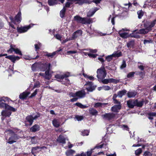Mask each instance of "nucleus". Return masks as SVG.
<instances>
[{
    "mask_svg": "<svg viewBox=\"0 0 156 156\" xmlns=\"http://www.w3.org/2000/svg\"><path fill=\"white\" fill-rule=\"evenodd\" d=\"M156 24V19L151 22L147 21L144 24V28L139 30L137 32L141 34H147L152 30V28L154 27Z\"/></svg>",
    "mask_w": 156,
    "mask_h": 156,
    "instance_id": "1",
    "label": "nucleus"
},
{
    "mask_svg": "<svg viewBox=\"0 0 156 156\" xmlns=\"http://www.w3.org/2000/svg\"><path fill=\"white\" fill-rule=\"evenodd\" d=\"M70 76L69 73H66L63 74H58L56 75L55 77L58 81L62 82L63 84L67 85L70 84V81L67 77Z\"/></svg>",
    "mask_w": 156,
    "mask_h": 156,
    "instance_id": "2",
    "label": "nucleus"
},
{
    "mask_svg": "<svg viewBox=\"0 0 156 156\" xmlns=\"http://www.w3.org/2000/svg\"><path fill=\"white\" fill-rule=\"evenodd\" d=\"M8 100V98L5 97L0 98V108H5L6 109L13 112H15L16 109L12 107L7 104L2 102V101H5Z\"/></svg>",
    "mask_w": 156,
    "mask_h": 156,
    "instance_id": "3",
    "label": "nucleus"
},
{
    "mask_svg": "<svg viewBox=\"0 0 156 156\" xmlns=\"http://www.w3.org/2000/svg\"><path fill=\"white\" fill-rule=\"evenodd\" d=\"M97 77L99 79H103L107 75L106 71L104 66H102L99 69H97Z\"/></svg>",
    "mask_w": 156,
    "mask_h": 156,
    "instance_id": "4",
    "label": "nucleus"
},
{
    "mask_svg": "<svg viewBox=\"0 0 156 156\" xmlns=\"http://www.w3.org/2000/svg\"><path fill=\"white\" fill-rule=\"evenodd\" d=\"M74 19L77 22L82 24H90L92 22V20L91 19L83 18L77 16L74 17Z\"/></svg>",
    "mask_w": 156,
    "mask_h": 156,
    "instance_id": "5",
    "label": "nucleus"
},
{
    "mask_svg": "<svg viewBox=\"0 0 156 156\" xmlns=\"http://www.w3.org/2000/svg\"><path fill=\"white\" fill-rule=\"evenodd\" d=\"M9 18L11 20V23H13L15 24H16V22L19 23L21 20V14L20 12H18L17 15L15 16L14 19L12 16H9Z\"/></svg>",
    "mask_w": 156,
    "mask_h": 156,
    "instance_id": "6",
    "label": "nucleus"
},
{
    "mask_svg": "<svg viewBox=\"0 0 156 156\" xmlns=\"http://www.w3.org/2000/svg\"><path fill=\"white\" fill-rule=\"evenodd\" d=\"M34 25V24H31L28 26L21 27H17V30L18 32L20 33H24L26 32Z\"/></svg>",
    "mask_w": 156,
    "mask_h": 156,
    "instance_id": "7",
    "label": "nucleus"
},
{
    "mask_svg": "<svg viewBox=\"0 0 156 156\" xmlns=\"http://www.w3.org/2000/svg\"><path fill=\"white\" fill-rule=\"evenodd\" d=\"M20 137L16 134L12 133L10 137L9 138L7 143L9 144H12L16 142V140L20 138Z\"/></svg>",
    "mask_w": 156,
    "mask_h": 156,
    "instance_id": "8",
    "label": "nucleus"
},
{
    "mask_svg": "<svg viewBox=\"0 0 156 156\" xmlns=\"http://www.w3.org/2000/svg\"><path fill=\"white\" fill-rule=\"evenodd\" d=\"M84 87L87 91L92 92L95 89V87L93 86L92 83L91 82H87L84 85Z\"/></svg>",
    "mask_w": 156,
    "mask_h": 156,
    "instance_id": "9",
    "label": "nucleus"
},
{
    "mask_svg": "<svg viewBox=\"0 0 156 156\" xmlns=\"http://www.w3.org/2000/svg\"><path fill=\"white\" fill-rule=\"evenodd\" d=\"M106 144H104V143L100 145H98L94 147V148L92 149L89 151H87V156H91L92 153V151L94 149H99L102 148H105V149H106Z\"/></svg>",
    "mask_w": 156,
    "mask_h": 156,
    "instance_id": "10",
    "label": "nucleus"
},
{
    "mask_svg": "<svg viewBox=\"0 0 156 156\" xmlns=\"http://www.w3.org/2000/svg\"><path fill=\"white\" fill-rule=\"evenodd\" d=\"M115 116V114L112 113H106L102 115V117L104 119L108 120L113 119Z\"/></svg>",
    "mask_w": 156,
    "mask_h": 156,
    "instance_id": "11",
    "label": "nucleus"
},
{
    "mask_svg": "<svg viewBox=\"0 0 156 156\" xmlns=\"http://www.w3.org/2000/svg\"><path fill=\"white\" fill-rule=\"evenodd\" d=\"M33 116L31 115L27 116L26 118V120L25 121V125L26 126L31 125L33 122Z\"/></svg>",
    "mask_w": 156,
    "mask_h": 156,
    "instance_id": "12",
    "label": "nucleus"
},
{
    "mask_svg": "<svg viewBox=\"0 0 156 156\" xmlns=\"http://www.w3.org/2000/svg\"><path fill=\"white\" fill-rule=\"evenodd\" d=\"M50 66L51 65L49 63L43 64L41 63V71H44L50 70Z\"/></svg>",
    "mask_w": 156,
    "mask_h": 156,
    "instance_id": "13",
    "label": "nucleus"
},
{
    "mask_svg": "<svg viewBox=\"0 0 156 156\" xmlns=\"http://www.w3.org/2000/svg\"><path fill=\"white\" fill-rule=\"evenodd\" d=\"M125 31H128V30L126 29H122L119 32V34L120 36L124 38H126L129 36L128 33L125 32Z\"/></svg>",
    "mask_w": 156,
    "mask_h": 156,
    "instance_id": "14",
    "label": "nucleus"
},
{
    "mask_svg": "<svg viewBox=\"0 0 156 156\" xmlns=\"http://www.w3.org/2000/svg\"><path fill=\"white\" fill-rule=\"evenodd\" d=\"M41 63H35L32 65L31 69L33 71H41Z\"/></svg>",
    "mask_w": 156,
    "mask_h": 156,
    "instance_id": "15",
    "label": "nucleus"
},
{
    "mask_svg": "<svg viewBox=\"0 0 156 156\" xmlns=\"http://www.w3.org/2000/svg\"><path fill=\"white\" fill-rule=\"evenodd\" d=\"M88 49H83L81 50V53L85 55H88L90 57L94 58L98 55L97 54H93L90 53H88L85 52V51H88Z\"/></svg>",
    "mask_w": 156,
    "mask_h": 156,
    "instance_id": "16",
    "label": "nucleus"
},
{
    "mask_svg": "<svg viewBox=\"0 0 156 156\" xmlns=\"http://www.w3.org/2000/svg\"><path fill=\"white\" fill-rule=\"evenodd\" d=\"M76 97L78 98H82L85 97L86 93L84 90L76 92Z\"/></svg>",
    "mask_w": 156,
    "mask_h": 156,
    "instance_id": "17",
    "label": "nucleus"
},
{
    "mask_svg": "<svg viewBox=\"0 0 156 156\" xmlns=\"http://www.w3.org/2000/svg\"><path fill=\"white\" fill-rule=\"evenodd\" d=\"M13 51H14L16 54H18L21 55H22L21 52L19 49L18 48L15 49L13 47V46L11 45L10 48L9 50H8V52H10L11 53Z\"/></svg>",
    "mask_w": 156,
    "mask_h": 156,
    "instance_id": "18",
    "label": "nucleus"
},
{
    "mask_svg": "<svg viewBox=\"0 0 156 156\" xmlns=\"http://www.w3.org/2000/svg\"><path fill=\"white\" fill-rule=\"evenodd\" d=\"M82 34V31L81 30H78L73 33L71 38L72 40H73L81 36Z\"/></svg>",
    "mask_w": 156,
    "mask_h": 156,
    "instance_id": "19",
    "label": "nucleus"
},
{
    "mask_svg": "<svg viewBox=\"0 0 156 156\" xmlns=\"http://www.w3.org/2000/svg\"><path fill=\"white\" fill-rule=\"evenodd\" d=\"M53 73L52 71H50V70L45 71L44 78L47 80H50L52 76V74Z\"/></svg>",
    "mask_w": 156,
    "mask_h": 156,
    "instance_id": "20",
    "label": "nucleus"
},
{
    "mask_svg": "<svg viewBox=\"0 0 156 156\" xmlns=\"http://www.w3.org/2000/svg\"><path fill=\"white\" fill-rule=\"evenodd\" d=\"M117 105H115L112 107L111 108V110L112 112H117L121 108V105H120V103H117Z\"/></svg>",
    "mask_w": 156,
    "mask_h": 156,
    "instance_id": "21",
    "label": "nucleus"
},
{
    "mask_svg": "<svg viewBox=\"0 0 156 156\" xmlns=\"http://www.w3.org/2000/svg\"><path fill=\"white\" fill-rule=\"evenodd\" d=\"M11 112L10 111L6 110H3L1 113L2 115L3 116L2 118V120H3L4 119V117H9L11 115Z\"/></svg>",
    "mask_w": 156,
    "mask_h": 156,
    "instance_id": "22",
    "label": "nucleus"
},
{
    "mask_svg": "<svg viewBox=\"0 0 156 156\" xmlns=\"http://www.w3.org/2000/svg\"><path fill=\"white\" fill-rule=\"evenodd\" d=\"M98 9L97 7L92 8L90 10L87 14V16L88 17H91L92 16L94 13L98 10Z\"/></svg>",
    "mask_w": 156,
    "mask_h": 156,
    "instance_id": "23",
    "label": "nucleus"
},
{
    "mask_svg": "<svg viewBox=\"0 0 156 156\" xmlns=\"http://www.w3.org/2000/svg\"><path fill=\"white\" fill-rule=\"evenodd\" d=\"M10 60L12 62L15 63L16 60H18L20 59V58L19 56H16L14 55H9L6 57Z\"/></svg>",
    "mask_w": 156,
    "mask_h": 156,
    "instance_id": "24",
    "label": "nucleus"
},
{
    "mask_svg": "<svg viewBox=\"0 0 156 156\" xmlns=\"http://www.w3.org/2000/svg\"><path fill=\"white\" fill-rule=\"evenodd\" d=\"M30 94V92L25 91L20 95L19 98L21 99H25Z\"/></svg>",
    "mask_w": 156,
    "mask_h": 156,
    "instance_id": "25",
    "label": "nucleus"
},
{
    "mask_svg": "<svg viewBox=\"0 0 156 156\" xmlns=\"http://www.w3.org/2000/svg\"><path fill=\"white\" fill-rule=\"evenodd\" d=\"M53 126L55 127H58L60 126L61 122L59 119H54L52 121Z\"/></svg>",
    "mask_w": 156,
    "mask_h": 156,
    "instance_id": "26",
    "label": "nucleus"
},
{
    "mask_svg": "<svg viewBox=\"0 0 156 156\" xmlns=\"http://www.w3.org/2000/svg\"><path fill=\"white\" fill-rule=\"evenodd\" d=\"M44 148H46V147L44 146L42 147H33L32 149L31 153L33 154L34 155L35 153H36L38 152V151H37V150L40 149H44Z\"/></svg>",
    "mask_w": 156,
    "mask_h": 156,
    "instance_id": "27",
    "label": "nucleus"
},
{
    "mask_svg": "<svg viewBox=\"0 0 156 156\" xmlns=\"http://www.w3.org/2000/svg\"><path fill=\"white\" fill-rule=\"evenodd\" d=\"M58 0H48V5L50 6H52L57 3ZM62 3H63L65 0H58Z\"/></svg>",
    "mask_w": 156,
    "mask_h": 156,
    "instance_id": "28",
    "label": "nucleus"
},
{
    "mask_svg": "<svg viewBox=\"0 0 156 156\" xmlns=\"http://www.w3.org/2000/svg\"><path fill=\"white\" fill-rule=\"evenodd\" d=\"M137 92L135 91H130L128 92L127 95L129 98L134 97L137 94Z\"/></svg>",
    "mask_w": 156,
    "mask_h": 156,
    "instance_id": "29",
    "label": "nucleus"
},
{
    "mask_svg": "<svg viewBox=\"0 0 156 156\" xmlns=\"http://www.w3.org/2000/svg\"><path fill=\"white\" fill-rule=\"evenodd\" d=\"M40 126L37 124H35L30 128V131L33 132H35L40 130Z\"/></svg>",
    "mask_w": 156,
    "mask_h": 156,
    "instance_id": "30",
    "label": "nucleus"
},
{
    "mask_svg": "<svg viewBox=\"0 0 156 156\" xmlns=\"http://www.w3.org/2000/svg\"><path fill=\"white\" fill-rule=\"evenodd\" d=\"M108 104V103L98 102L95 104L94 107L96 108L98 107L103 108L105 107L106 105Z\"/></svg>",
    "mask_w": 156,
    "mask_h": 156,
    "instance_id": "31",
    "label": "nucleus"
},
{
    "mask_svg": "<svg viewBox=\"0 0 156 156\" xmlns=\"http://www.w3.org/2000/svg\"><path fill=\"white\" fill-rule=\"evenodd\" d=\"M66 139L64 136L62 135H60L58 138L57 140L58 142L60 143L65 144L66 143Z\"/></svg>",
    "mask_w": 156,
    "mask_h": 156,
    "instance_id": "32",
    "label": "nucleus"
},
{
    "mask_svg": "<svg viewBox=\"0 0 156 156\" xmlns=\"http://www.w3.org/2000/svg\"><path fill=\"white\" fill-rule=\"evenodd\" d=\"M135 101L130 100L127 101V104L128 107L131 108H133V107L136 106Z\"/></svg>",
    "mask_w": 156,
    "mask_h": 156,
    "instance_id": "33",
    "label": "nucleus"
},
{
    "mask_svg": "<svg viewBox=\"0 0 156 156\" xmlns=\"http://www.w3.org/2000/svg\"><path fill=\"white\" fill-rule=\"evenodd\" d=\"M82 72L83 75V76L86 79H88L89 80H94V78L93 77V76H90L89 75H87V74L84 73V70H83Z\"/></svg>",
    "mask_w": 156,
    "mask_h": 156,
    "instance_id": "34",
    "label": "nucleus"
},
{
    "mask_svg": "<svg viewBox=\"0 0 156 156\" xmlns=\"http://www.w3.org/2000/svg\"><path fill=\"white\" fill-rule=\"evenodd\" d=\"M144 100H142L141 101H138L137 100H135V103L136 106L138 107H141L144 103Z\"/></svg>",
    "mask_w": 156,
    "mask_h": 156,
    "instance_id": "35",
    "label": "nucleus"
},
{
    "mask_svg": "<svg viewBox=\"0 0 156 156\" xmlns=\"http://www.w3.org/2000/svg\"><path fill=\"white\" fill-rule=\"evenodd\" d=\"M90 113L93 115H97L98 112L95 109L93 108H90L89 110Z\"/></svg>",
    "mask_w": 156,
    "mask_h": 156,
    "instance_id": "36",
    "label": "nucleus"
},
{
    "mask_svg": "<svg viewBox=\"0 0 156 156\" xmlns=\"http://www.w3.org/2000/svg\"><path fill=\"white\" fill-rule=\"evenodd\" d=\"M76 1V3L80 5H81L84 3H89V1L88 0H75Z\"/></svg>",
    "mask_w": 156,
    "mask_h": 156,
    "instance_id": "37",
    "label": "nucleus"
},
{
    "mask_svg": "<svg viewBox=\"0 0 156 156\" xmlns=\"http://www.w3.org/2000/svg\"><path fill=\"white\" fill-rule=\"evenodd\" d=\"M113 57H119L121 55V53L118 51H115L112 54Z\"/></svg>",
    "mask_w": 156,
    "mask_h": 156,
    "instance_id": "38",
    "label": "nucleus"
},
{
    "mask_svg": "<svg viewBox=\"0 0 156 156\" xmlns=\"http://www.w3.org/2000/svg\"><path fill=\"white\" fill-rule=\"evenodd\" d=\"M75 152V151L70 149L67 151L66 152V154L67 156H69L73 155Z\"/></svg>",
    "mask_w": 156,
    "mask_h": 156,
    "instance_id": "39",
    "label": "nucleus"
},
{
    "mask_svg": "<svg viewBox=\"0 0 156 156\" xmlns=\"http://www.w3.org/2000/svg\"><path fill=\"white\" fill-rule=\"evenodd\" d=\"M126 91L125 90H123L119 91L118 93V96L120 98H121L126 93Z\"/></svg>",
    "mask_w": 156,
    "mask_h": 156,
    "instance_id": "40",
    "label": "nucleus"
},
{
    "mask_svg": "<svg viewBox=\"0 0 156 156\" xmlns=\"http://www.w3.org/2000/svg\"><path fill=\"white\" fill-rule=\"evenodd\" d=\"M41 46V44L39 42L34 44V47L36 51H37Z\"/></svg>",
    "mask_w": 156,
    "mask_h": 156,
    "instance_id": "41",
    "label": "nucleus"
},
{
    "mask_svg": "<svg viewBox=\"0 0 156 156\" xmlns=\"http://www.w3.org/2000/svg\"><path fill=\"white\" fill-rule=\"evenodd\" d=\"M118 96V94H115L113 95L112 97V99H113L114 103H119L120 102L118 101L116 99V98Z\"/></svg>",
    "mask_w": 156,
    "mask_h": 156,
    "instance_id": "42",
    "label": "nucleus"
},
{
    "mask_svg": "<svg viewBox=\"0 0 156 156\" xmlns=\"http://www.w3.org/2000/svg\"><path fill=\"white\" fill-rule=\"evenodd\" d=\"M109 81L110 83H113L115 84H116L119 82V80L113 78H110L109 79Z\"/></svg>",
    "mask_w": 156,
    "mask_h": 156,
    "instance_id": "43",
    "label": "nucleus"
},
{
    "mask_svg": "<svg viewBox=\"0 0 156 156\" xmlns=\"http://www.w3.org/2000/svg\"><path fill=\"white\" fill-rule=\"evenodd\" d=\"M66 10L65 7H64L63 9L60 12V16L61 18H62L64 17Z\"/></svg>",
    "mask_w": 156,
    "mask_h": 156,
    "instance_id": "44",
    "label": "nucleus"
},
{
    "mask_svg": "<svg viewBox=\"0 0 156 156\" xmlns=\"http://www.w3.org/2000/svg\"><path fill=\"white\" fill-rule=\"evenodd\" d=\"M144 64L141 62H138V68L141 70H143L144 69V66L143 65Z\"/></svg>",
    "mask_w": 156,
    "mask_h": 156,
    "instance_id": "45",
    "label": "nucleus"
},
{
    "mask_svg": "<svg viewBox=\"0 0 156 156\" xmlns=\"http://www.w3.org/2000/svg\"><path fill=\"white\" fill-rule=\"evenodd\" d=\"M75 118L78 121H81L83 119V117L82 116L76 115L75 116Z\"/></svg>",
    "mask_w": 156,
    "mask_h": 156,
    "instance_id": "46",
    "label": "nucleus"
},
{
    "mask_svg": "<svg viewBox=\"0 0 156 156\" xmlns=\"http://www.w3.org/2000/svg\"><path fill=\"white\" fill-rule=\"evenodd\" d=\"M101 88L105 90H108L111 89V88L108 86L104 85L101 87Z\"/></svg>",
    "mask_w": 156,
    "mask_h": 156,
    "instance_id": "47",
    "label": "nucleus"
},
{
    "mask_svg": "<svg viewBox=\"0 0 156 156\" xmlns=\"http://www.w3.org/2000/svg\"><path fill=\"white\" fill-rule=\"evenodd\" d=\"M75 105H76L82 108H85L87 107L86 106L80 103H76Z\"/></svg>",
    "mask_w": 156,
    "mask_h": 156,
    "instance_id": "48",
    "label": "nucleus"
},
{
    "mask_svg": "<svg viewBox=\"0 0 156 156\" xmlns=\"http://www.w3.org/2000/svg\"><path fill=\"white\" fill-rule=\"evenodd\" d=\"M137 13L138 15V18L139 19H141L144 15L143 12L142 10L138 11Z\"/></svg>",
    "mask_w": 156,
    "mask_h": 156,
    "instance_id": "49",
    "label": "nucleus"
},
{
    "mask_svg": "<svg viewBox=\"0 0 156 156\" xmlns=\"http://www.w3.org/2000/svg\"><path fill=\"white\" fill-rule=\"evenodd\" d=\"M134 44V42L133 41H131L127 44V46L128 48H131L133 46Z\"/></svg>",
    "mask_w": 156,
    "mask_h": 156,
    "instance_id": "50",
    "label": "nucleus"
},
{
    "mask_svg": "<svg viewBox=\"0 0 156 156\" xmlns=\"http://www.w3.org/2000/svg\"><path fill=\"white\" fill-rule=\"evenodd\" d=\"M56 54H57L55 51L52 53H49L46 54V56L48 57H50L51 58H53Z\"/></svg>",
    "mask_w": 156,
    "mask_h": 156,
    "instance_id": "51",
    "label": "nucleus"
},
{
    "mask_svg": "<svg viewBox=\"0 0 156 156\" xmlns=\"http://www.w3.org/2000/svg\"><path fill=\"white\" fill-rule=\"evenodd\" d=\"M113 58V57L112 55H111L106 56L105 58L107 61L108 62H109L112 60Z\"/></svg>",
    "mask_w": 156,
    "mask_h": 156,
    "instance_id": "52",
    "label": "nucleus"
},
{
    "mask_svg": "<svg viewBox=\"0 0 156 156\" xmlns=\"http://www.w3.org/2000/svg\"><path fill=\"white\" fill-rule=\"evenodd\" d=\"M101 81L104 84H107L110 83L109 79H102Z\"/></svg>",
    "mask_w": 156,
    "mask_h": 156,
    "instance_id": "53",
    "label": "nucleus"
},
{
    "mask_svg": "<svg viewBox=\"0 0 156 156\" xmlns=\"http://www.w3.org/2000/svg\"><path fill=\"white\" fill-rule=\"evenodd\" d=\"M152 42V40L151 39L144 40V44H146Z\"/></svg>",
    "mask_w": 156,
    "mask_h": 156,
    "instance_id": "54",
    "label": "nucleus"
},
{
    "mask_svg": "<svg viewBox=\"0 0 156 156\" xmlns=\"http://www.w3.org/2000/svg\"><path fill=\"white\" fill-rule=\"evenodd\" d=\"M135 73L134 72H131L129 73L127 75V77L128 78H131L133 77Z\"/></svg>",
    "mask_w": 156,
    "mask_h": 156,
    "instance_id": "55",
    "label": "nucleus"
},
{
    "mask_svg": "<svg viewBox=\"0 0 156 156\" xmlns=\"http://www.w3.org/2000/svg\"><path fill=\"white\" fill-rule=\"evenodd\" d=\"M142 150L141 148H140L135 151V154L136 155H139L142 152Z\"/></svg>",
    "mask_w": 156,
    "mask_h": 156,
    "instance_id": "56",
    "label": "nucleus"
},
{
    "mask_svg": "<svg viewBox=\"0 0 156 156\" xmlns=\"http://www.w3.org/2000/svg\"><path fill=\"white\" fill-rule=\"evenodd\" d=\"M31 142L32 144H36L37 143V139L34 137L31 138Z\"/></svg>",
    "mask_w": 156,
    "mask_h": 156,
    "instance_id": "57",
    "label": "nucleus"
},
{
    "mask_svg": "<svg viewBox=\"0 0 156 156\" xmlns=\"http://www.w3.org/2000/svg\"><path fill=\"white\" fill-rule=\"evenodd\" d=\"M152 154L150 152L148 151H146L144 154V156H152Z\"/></svg>",
    "mask_w": 156,
    "mask_h": 156,
    "instance_id": "58",
    "label": "nucleus"
},
{
    "mask_svg": "<svg viewBox=\"0 0 156 156\" xmlns=\"http://www.w3.org/2000/svg\"><path fill=\"white\" fill-rule=\"evenodd\" d=\"M54 36L56 39L58 40H59L60 41H62L61 39L62 37L60 35L58 34H57L55 35H54Z\"/></svg>",
    "mask_w": 156,
    "mask_h": 156,
    "instance_id": "59",
    "label": "nucleus"
},
{
    "mask_svg": "<svg viewBox=\"0 0 156 156\" xmlns=\"http://www.w3.org/2000/svg\"><path fill=\"white\" fill-rule=\"evenodd\" d=\"M40 83L39 81H37L34 85L33 88H38L40 86Z\"/></svg>",
    "mask_w": 156,
    "mask_h": 156,
    "instance_id": "60",
    "label": "nucleus"
},
{
    "mask_svg": "<svg viewBox=\"0 0 156 156\" xmlns=\"http://www.w3.org/2000/svg\"><path fill=\"white\" fill-rule=\"evenodd\" d=\"M38 90V89H36L34 92L31 94V95L29 97L30 98H32L35 96L37 94V93Z\"/></svg>",
    "mask_w": 156,
    "mask_h": 156,
    "instance_id": "61",
    "label": "nucleus"
},
{
    "mask_svg": "<svg viewBox=\"0 0 156 156\" xmlns=\"http://www.w3.org/2000/svg\"><path fill=\"white\" fill-rule=\"evenodd\" d=\"M77 52L76 51H67L66 54L67 55H69L71 54H75Z\"/></svg>",
    "mask_w": 156,
    "mask_h": 156,
    "instance_id": "62",
    "label": "nucleus"
},
{
    "mask_svg": "<svg viewBox=\"0 0 156 156\" xmlns=\"http://www.w3.org/2000/svg\"><path fill=\"white\" fill-rule=\"evenodd\" d=\"M89 132L87 130H84L82 132V134L83 136H87L89 134Z\"/></svg>",
    "mask_w": 156,
    "mask_h": 156,
    "instance_id": "63",
    "label": "nucleus"
},
{
    "mask_svg": "<svg viewBox=\"0 0 156 156\" xmlns=\"http://www.w3.org/2000/svg\"><path fill=\"white\" fill-rule=\"evenodd\" d=\"M120 127L124 130H128L129 128L127 126L125 125H121L120 126Z\"/></svg>",
    "mask_w": 156,
    "mask_h": 156,
    "instance_id": "64",
    "label": "nucleus"
}]
</instances>
